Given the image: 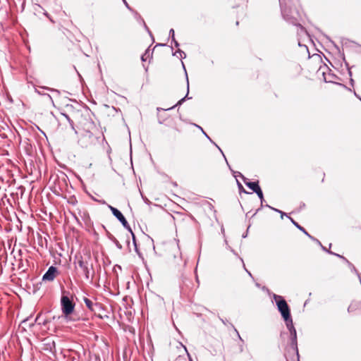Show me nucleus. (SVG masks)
Here are the masks:
<instances>
[{"label": "nucleus", "instance_id": "nucleus-1", "mask_svg": "<svg viewBox=\"0 0 361 361\" xmlns=\"http://www.w3.org/2000/svg\"><path fill=\"white\" fill-rule=\"evenodd\" d=\"M78 132L80 135L78 142L82 147L86 148L96 145L101 137V132L97 125L87 118L80 122V128Z\"/></svg>", "mask_w": 361, "mask_h": 361}, {"label": "nucleus", "instance_id": "nucleus-2", "mask_svg": "<svg viewBox=\"0 0 361 361\" xmlns=\"http://www.w3.org/2000/svg\"><path fill=\"white\" fill-rule=\"evenodd\" d=\"M68 295L69 292L63 291L61 298V312L66 318L73 312L75 306L73 298Z\"/></svg>", "mask_w": 361, "mask_h": 361}, {"label": "nucleus", "instance_id": "nucleus-3", "mask_svg": "<svg viewBox=\"0 0 361 361\" xmlns=\"http://www.w3.org/2000/svg\"><path fill=\"white\" fill-rule=\"evenodd\" d=\"M281 13L286 21L290 24L299 26L301 30L305 31L303 27L298 23L299 13L298 11L281 5Z\"/></svg>", "mask_w": 361, "mask_h": 361}, {"label": "nucleus", "instance_id": "nucleus-4", "mask_svg": "<svg viewBox=\"0 0 361 361\" xmlns=\"http://www.w3.org/2000/svg\"><path fill=\"white\" fill-rule=\"evenodd\" d=\"M90 255H88L87 258L80 257L78 260V266L82 269L85 277L87 280L92 279L94 275L93 265L90 263Z\"/></svg>", "mask_w": 361, "mask_h": 361}, {"label": "nucleus", "instance_id": "nucleus-5", "mask_svg": "<svg viewBox=\"0 0 361 361\" xmlns=\"http://www.w3.org/2000/svg\"><path fill=\"white\" fill-rule=\"evenodd\" d=\"M274 298L276 301L278 310L281 312L283 318L284 319H287V318L290 317V313L286 301L282 296L276 294L274 295Z\"/></svg>", "mask_w": 361, "mask_h": 361}, {"label": "nucleus", "instance_id": "nucleus-6", "mask_svg": "<svg viewBox=\"0 0 361 361\" xmlns=\"http://www.w3.org/2000/svg\"><path fill=\"white\" fill-rule=\"evenodd\" d=\"M108 207L111 211L114 216L122 224L123 227L126 229H127L128 231L130 232V233L132 234V236H133V241L135 245L136 246L135 235H134L129 224L128 223L127 220L124 217V216L122 214V213L118 209L112 207L111 205L109 204Z\"/></svg>", "mask_w": 361, "mask_h": 361}, {"label": "nucleus", "instance_id": "nucleus-7", "mask_svg": "<svg viewBox=\"0 0 361 361\" xmlns=\"http://www.w3.org/2000/svg\"><path fill=\"white\" fill-rule=\"evenodd\" d=\"M234 173V176L236 178L237 176H240L242 178V179L243 180L245 184L250 188L254 192H257V191L259 192V189L260 187L259 185V183L258 182H250V181H247V178L243 176L242 175L241 173L240 172H233Z\"/></svg>", "mask_w": 361, "mask_h": 361}, {"label": "nucleus", "instance_id": "nucleus-8", "mask_svg": "<svg viewBox=\"0 0 361 361\" xmlns=\"http://www.w3.org/2000/svg\"><path fill=\"white\" fill-rule=\"evenodd\" d=\"M59 274V271L56 267L51 266L48 270L42 276V281H53L56 276Z\"/></svg>", "mask_w": 361, "mask_h": 361}, {"label": "nucleus", "instance_id": "nucleus-9", "mask_svg": "<svg viewBox=\"0 0 361 361\" xmlns=\"http://www.w3.org/2000/svg\"><path fill=\"white\" fill-rule=\"evenodd\" d=\"M289 218H290V219L291 222L293 224V225H295V226H296V227H297L300 231H302V232H303L306 235H307L310 239H312V240L316 241L318 244H319V245L322 246V249H323L324 250L327 251V250H326L324 247H323V246H322V245L321 244V243H320L318 240H317L316 238H314V237H312L311 235H310V234L306 231V230H305L303 227H302L300 225H299V224H298L296 221H295L292 218H290V217H289Z\"/></svg>", "mask_w": 361, "mask_h": 361}, {"label": "nucleus", "instance_id": "nucleus-10", "mask_svg": "<svg viewBox=\"0 0 361 361\" xmlns=\"http://www.w3.org/2000/svg\"><path fill=\"white\" fill-rule=\"evenodd\" d=\"M290 339H291V345L293 348L296 350L297 355H298V345H297V333L296 330H293L290 332Z\"/></svg>", "mask_w": 361, "mask_h": 361}, {"label": "nucleus", "instance_id": "nucleus-11", "mask_svg": "<svg viewBox=\"0 0 361 361\" xmlns=\"http://www.w3.org/2000/svg\"><path fill=\"white\" fill-rule=\"evenodd\" d=\"M102 310H103V305L99 302H95L92 312L100 319H103V317L99 314Z\"/></svg>", "mask_w": 361, "mask_h": 361}, {"label": "nucleus", "instance_id": "nucleus-12", "mask_svg": "<svg viewBox=\"0 0 361 361\" xmlns=\"http://www.w3.org/2000/svg\"><path fill=\"white\" fill-rule=\"evenodd\" d=\"M61 115L66 118V119L68 121V122L70 124V126L71 129L74 131L75 134H78V130L75 128L74 122L73 119L70 117V116L66 113H61Z\"/></svg>", "mask_w": 361, "mask_h": 361}, {"label": "nucleus", "instance_id": "nucleus-13", "mask_svg": "<svg viewBox=\"0 0 361 361\" xmlns=\"http://www.w3.org/2000/svg\"><path fill=\"white\" fill-rule=\"evenodd\" d=\"M284 320L286 322L287 329L289 330L290 332L295 329L293 326V319H292L290 315V317H288V318H287V319H284Z\"/></svg>", "mask_w": 361, "mask_h": 361}, {"label": "nucleus", "instance_id": "nucleus-14", "mask_svg": "<svg viewBox=\"0 0 361 361\" xmlns=\"http://www.w3.org/2000/svg\"><path fill=\"white\" fill-rule=\"evenodd\" d=\"M83 300L86 307L92 312L94 305L95 304V302H93L92 300L87 298H85Z\"/></svg>", "mask_w": 361, "mask_h": 361}, {"label": "nucleus", "instance_id": "nucleus-15", "mask_svg": "<svg viewBox=\"0 0 361 361\" xmlns=\"http://www.w3.org/2000/svg\"><path fill=\"white\" fill-rule=\"evenodd\" d=\"M173 55H177V56L180 58H185L186 56L185 53L180 49H178L176 52L173 54Z\"/></svg>", "mask_w": 361, "mask_h": 361}, {"label": "nucleus", "instance_id": "nucleus-16", "mask_svg": "<svg viewBox=\"0 0 361 361\" xmlns=\"http://www.w3.org/2000/svg\"><path fill=\"white\" fill-rule=\"evenodd\" d=\"M186 80H187V85H188V92L189 91V81H188V75H186ZM188 92L187 93L186 96L183 98H182L177 104H181L182 102L185 99V98L188 97Z\"/></svg>", "mask_w": 361, "mask_h": 361}, {"label": "nucleus", "instance_id": "nucleus-17", "mask_svg": "<svg viewBox=\"0 0 361 361\" xmlns=\"http://www.w3.org/2000/svg\"><path fill=\"white\" fill-rule=\"evenodd\" d=\"M150 51L149 49H147L145 51V53L142 56L141 59L142 61H145L147 60V58L149 56Z\"/></svg>", "mask_w": 361, "mask_h": 361}, {"label": "nucleus", "instance_id": "nucleus-18", "mask_svg": "<svg viewBox=\"0 0 361 361\" xmlns=\"http://www.w3.org/2000/svg\"><path fill=\"white\" fill-rule=\"evenodd\" d=\"M228 324H229L231 326V327L234 329V331L236 333V334H237V336H238V338L240 340V341H242V342L243 343V340L242 339L241 336H240V334H239V332L238 331V330L235 328V326H234L232 324H231V323H228Z\"/></svg>", "mask_w": 361, "mask_h": 361}, {"label": "nucleus", "instance_id": "nucleus-19", "mask_svg": "<svg viewBox=\"0 0 361 361\" xmlns=\"http://www.w3.org/2000/svg\"><path fill=\"white\" fill-rule=\"evenodd\" d=\"M255 193L258 195V197H259L261 202H262L263 200H264V196H263V193H262V190L259 189V192L257 191V192H255Z\"/></svg>", "mask_w": 361, "mask_h": 361}, {"label": "nucleus", "instance_id": "nucleus-20", "mask_svg": "<svg viewBox=\"0 0 361 361\" xmlns=\"http://www.w3.org/2000/svg\"><path fill=\"white\" fill-rule=\"evenodd\" d=\"M138 18L142 22L143 25H144V27L146 29V30L151 35V32L149 31L148 27L147 26V25L145 24L144 20L140 16H138Z\"/></svg>", "mask_w": 361, "mask_h": 361}, {"label": "nucleus", "instance_id": "nucleus-21", "mask_svg": "<svg viewBox=\"0 0 361 361\" xmlns=\"http://www.w3.org/2000/svg\"><path fill=\"white\" fill-rule=\"evenodd\" d=\"M169 37H171L172 40L175 39V32L173 29H171L169 31Z\"/></svg>", "mask_w": 361, "mask_h": 361}, {"label": "nucleus", "instance_id": "nucleus-22", "mask_svg": "<svg viewBox=\"0 0 361 361\" xmlns=\"http://www.w3.org/2000/svg\"><path fill=\"white\" fill-rule=\"evenodd\" d=\"M46 89L49 90V91L55 93L56 95H59L60 94V92L58 90H56V89H51V88H48V87H46Z\"/></svg>", "mask_w": 361, "mask_h": 361}, {"label": "nucleus", "instance_id": "nucleus-23", "mask_svg": "<svg viewBox=\"0 0 361 361\" xmlns=\"http://www.w3.org/2000/svg\"><path fill=\"white\" fill-rule=\"evenodd\" d=\"M274 210L280 213L282 219H283V216L286 215L284 212H283L282 211H280L279 209H274Z\"/></svg>", "mask_w": 361, "mask_h": 361}, {"label": "nucleus", "instance_id": "nucleus-24", "mask_svg": "<svg viewBox=\"0 0 361 361\" xmlns=\"http://www.w3.org/2000/svg\"><path fill=\"white\" fill-rule=\"evenodd\" d=\"M237 184L240 190H243L244 192H245L242 184L238 180H237Z\"/></svg>", "mask_w": 361, "mask_h": 361}, {"label": "nucleus", "instance_id": "nucleus-25", "mask_svg": "<svg viewBox=\"0 0 361 361\" xmlns=\"http://www.w3.org/2000/svg\"><path fill=\"white\" fill-rule=\"evenodd\" d=\"M349 264L352 267V270H353V271H355V273H356V274L358 276V274H360L358 273V271H357V269L355 268V267H354V266H353V265H352L351 264H350V263H349Z\"/></svg>", "mask_w": 361, "mask_h": 361}, {"label": "nucleus", "instance_id": "nucleus-26", "mask_svg": "<svg viewBox=\"0 0 361 361\" xmlns=\"http://www.w3.org/2000/svg\"><path fill=\"white\" fill-rule=\"evenodd\" d=\"M123 3H124L125 6H126V7H127L130 11H131V10H132V8L130 7V6H129V5H128V4L127 3V1H126V0H123Z\"/></svg>", "mask_w": 361, "mask_h": 361}, {"label": "nucleus", "instance_id": "nucleus-27", "mask_svg": "<svg viewBox=\"0 0 361 361\" xmlns=\"http://www.w3.org/2000/svg\"><path fill=\"white\" fill-rule=\"evenodd\" d=\"M172 42L174 43V46L176 47H178L179 43L176 40V39H174V40H172Z\"/></svg>", "mask_w": 361, "mask_h": 361}, {"label": "nucleus", "instance_id": "nucleus-28", "mask_svg": "<svg viewBox=\"0 0 361 361\" xmlns=\"http://www.w3.org/2000/svg\"><path fill=\"white\" fill-rule=\"evenodd\" d=\"M243 267H244L245 270L247 271V273L248 274V275H249L250 277H252V274H251V273H250V271H249L245 268V264H243Z\"/></svg>", "mask_w": 361, "mask_h": 361}, {"label": "nucleus", "instance_id": "nucleus-29", "mask_svg": "<svg viewBox=\"0 0 361 361\" xmlns=\"http://www.w3.org/2000/svg\"><path fill=\"white\" fill-rule=\"evenodd\" d=\"M198 128H200L202 130V131L203 132L204 135L207 137V138L210 140V137L204 132L203 129L200 126H198Z\"/></svg>", "mask_w": 361, "mask_h": 361}, {"label": "nucleus", "instance_id": "nucleus-30", "mask_svg": "<svg viewBox=\"0 0 361 361\" xmlns=\"http://www.w3.org/2000/svg\"><path fill=\"white\" fill-rule=\"evenodd\" d=\"M336 255L337 257H338L342 258L343 259H344V260H345L346 262H348V263H349V262H348V260H347L344 257L341 256V255H338V254H336Z\"/></svg>", "mask_w": 361, "mask_h": 361}, {"label": "nucleus", "instance_id": "nucleus-31", "mask_svg": "<svg viewBox=\"0 0 361 361\" xmlns=\"http://www.w3.org/2000/svg\"><path fill=\"white\" fill-rule=\"evenodd\" d=\"M221 322H222V323H223L224 324H225V325H226V324H227V323H228V321L224 320V319H221Z\"/></svg>", "mask_w": 361, "mask_h": 361}, {"label": "nucleus", "instance_id": "nucleus-32", "mask_svg": "<svg viewBox=\"0 0 361 361\" xmlns=\"http://www.w3.org/2000/svg\"><path fill=\"white\" fill-rule=\"evenodd\" d=\"M353 310V305L351 304L349 307H348V312H350L351 310Z\"/></svg>", "mask_w": 361, "mask_h": 361}, {"label": "nucleus", "instance_id": "nucleus-33", "mask_svg": "<svg viewBox=\"0 0 361 361\" xmlns=\"http://www.w3.org/2000/svg\"><path fill=\"white\" fill-rule=\"evenodd\" d=\"M188 355L189 356V361H193L192 359L190 357L189 353H188Z\"/></svg>", "mask_w": 361, "mask_h": 361}, {"label": "nucleus", "instance_id": "nucleus-34", "mask_svg": "<svg viewBox=\"0 0 361 361\" xmlns=\"http://www.w3.org/2000/svg\"><path fill=\"white\" fill-rule=\"evenodd\" d=\"M215 145L216 146V147H218V149H219V151H221V152H222L221 149V148H220L217 145H216V144H215Z\"/></svg>", "mask_w": 361, "mask_h": 361}, {"label": "nucleus", "instance_id": "nucleus-35", "mask_svg": "<svg viewBox=\"0 0 361 361\" xmlns=\"http://www.w3.org/2000/svg\"><path fill=\"white\" fill-rule=\"evenodd\" d=\"M47 96L49 97V98L52 101V98L49 95V94H47Z\"/></svg>", "mask_w": 361, "mask_h": 361}, {"label": "nucleus", "instance_id": "nucleus-36", "mask_svg": "<svg viewBox=\"0 0 361 361\" xmlns=\"http://www.w3.org/2000/svg\"><path fill=\"white\" fill-rule=\"evenodd\" d=\"M225 161H226V164H228L227 159H225Z\"/></svg>", "mask_w": 361, "mask_h": 361}, {"label": "nucleus", "instance_id": "nucleus-37", "mask_svg": "<svg viewBox=\"0 0 361 361\" xmlns=\"http://www.w3.org/2000/svg\"><path fill=\"white\" fill-rule=\"evenodd\" d=\"M225 161H226V164H228L227 159H225Z\"/></svg>", "mask_w": 361, "mask_h": 361}, {"label": "nucleus", "instance_id": "nucleus-38", "mask_svg": "<svg viewBox=\"0 0 361 361\" xmlns=\"http://www.w3.org/2000/svg\"><path fill=\"white\" fill-rule=\"evenodd\" d=\"M225 161H226V164H228L227 159H225Z\"/></svg>", "mask_w": 361, "mask_h": 361}, {"label": "nucleus", "instance_id": "nucleus-39", "mask_svg": "<svg viewBox=\"0 0 361 361\" xmlns=\"http://www.w3.org/2000/svg\"><path fill=\"white\" fill-rule=\"evenodd\" d=\"M268 207H270L271 209H274V208L271 207L270 205H268Z\"/></svg>", "mask_w": 361, "mask_h": 361}]
</instances>
